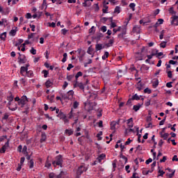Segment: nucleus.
<instances>
[{
  "label": "nucleus",
  "mask_w": 178,
  "mask_h": 178,
  "mask_svg": "<svg viewBox=\"0 0 178 178\" xmlns=\"http://www.w3.org/2000/svg\"><path fill=\"white\" fill-rule=\"evenodd\" d=\"M49 178H55V177H56V175H55V173L51 172L50 174H49Z\"/></svg>",
  "instance_id": "6e6d98bb"
},
{
  "label": "nucleus",
  "mask_w": 178,
  "mask_h": 178,
  "mask_svg": "<svg viewBox=\"0 0 178 178\" xmlns=\"http://www.w3.org/2000/svg\"><path fill=\"white\" fill-rule=\"evenodd\" d=\"M67 177V171H61L60 173L57 176V178H66Z\"/></svg>",
  "instance_id": "1a4fd4ad"
},
{
  "label": "nucleus",
  "mask_w": 178,
  "mask_h": 178,
  "mask_svg": "<svg viewBox=\"0 0 178 178\" xmlns=\"http://www.w3.org/2000/svg\"><path fill=\"white\" fill-rule=\"evenodd\" d=\"M107 29H106V26H103L102 28H101V31L103 32V33H106Z\"/></svg>",
  "instance_id": "338daca9"
},
{
  "label": "nucleus",
  "mask_w": 178,
  "mask_h": 178,
  "mask_svg": "<svg viewBox=\"0 0 178 178\" xmlns=\"http://www.w3.org/2000/svg\"><path fill=\"white\" fill-rule=\"evenodd\" d=\"M0 38H1V40H2L3 41H6V32H4V33H1V34L0 35Z\"/></svg>",
  "instance_id": "b1692460"
},
{
  "label": "nucleus",
  "mask_w": 178,
  "mask_h": 178,
  "mask_svg": "<svg viewBox=\"0 0 178 178\" xmlns=\"http://www.w3.org/2000/svg\"><path fill=\"white\" fill-rule=\"evenodd\" d=\"M114 13H120V7L116 6L114 10Z\"/></svg>",
  "instance_id": "09e8293b"
},
{
  "label": "nucleus",
  "mask_w": 178,
  "mask_h": 178,
  "mask_svg": "<svg viewBox=\"0 0 178 178\" xmlns=\"http://www.w3.org/2000/svg\"><path fill=\"white\" fill-rule=\"evenodd\" d=\"M8 119H9V114L6 113L4 116L2 118V122H3V120H8Z\"/></svg>",
  "instance_id": "e433bc0d"
},
{
  "label": "nucleus",
  "mask_w": 178,
  "mask_h": 178,
  "mask_svg": "<svg viewBox=\"0 0 178 178\" xmlns=\"http://www.w3.org/2000/svg\"><path fill=\"white\" fill-rule=\"evenodd\" d=\"M81 76H83V72H78L77 73H76V74L75 75V80H76V81H78V80H79V77H81Z\"/></svg>",
  "instance_id": "4be33fe9"
},
{
  "label": "nucleus",
  "mask_w": 178,
  "mask_h": 178,
  "mask_svg": "<svg viewBox=\"0 0 178 178\" xmlns=\"http://www.w3.org/2000/svg\"><path fill=\"white\" fill-rule=\"evenodd\" d=\"M44 166H45V168H47L48 169H49V168H51V163H49V157H47V160L44 164Z\"/></svg>",
  "instance_id": "cd10ccee"
},
{
  "label": "nucleus",
  "mask_w": 178,
  "mask_h": 178,
  "mask_svg": "<svg viewBox=\"0 0 178 178\" xmlns=\"http://www.w3.org/2000/svg\"><path fill=\"white\" fill-rule=\"evenodd\" d=\"M120 158H122V159H124L125 161V163H127V157L123 155L122 152H120Z\"/></svg>",
  "instance_id": "a878e982"
},
{
  "label": "nucleus",
  "mask_w": 178,
  "mask_h": 178,
  "mask_svg": "<svg viewBox=\"0 0 178 178\" xmlns=\"http://www.w3.org/2000/svg\"><path fill=\"white\" fill-rule=\"evenodd\" d=\"M73 67H74V66H73V65L69 64L68 67H67V70L70 71L71 69H73Z\"/></svg>",
  "instance_id": "69168bd1"
},
{
  "label": "nucleus",
  "mask_w": 178,
  "mask_h": 178,
  "mask_svg": "<svg viewBox=\"0 0 178 178\" xmlns=\"http://www.w3.org/2000/svg\"><path fill=\"white\" fill-rule=\"evenodd\" d=\"M122 30V35H126L127 33V28H126V26H124L122 29L121 28Z\"/></svg>",
  "instance_id": "c85d7f7f"
},
{
  "label": "nucleus",
  "mask_w": 178,
  "mask_h": 178,
  "mask_svg": "<svg viewBox=\"0 0 178 178\" xmlns=\"http://www.w3.org/2000/svg\"><path fill=\"white\" fill-rule=\"evenodd\" d=\"M79 103L77 101L74 102L73 104L74 109H77V108H79Z\"/></svg>",
  "instance_id": "79ce46f5"
},
{
  "label": "nucleus",
  "mask_w": 178,
  "mask_h": 178,
  "mask_svg": "<svg viewBox=\"0 0 178 178\" xmlns=\"http://www.w3.org/2000/svg\"><path fill=\"white\" fill-rule=\"evenodd\" d=\"M163 55V52H158L157 53V55L156 56V57L158 58V59H161V56H162Z\"/></svg>",
  "instance_id": "4d7b16f0"
},
{
  "label": "nucleus",
  "mask_w": 178,
  "mask_h": 178,
  "mask_svg": "<svg viewBox=\"0 0 178 178\" xmlns=\"http://www.w3.org/2000/svg\"><path fill=\"white\" fill-rule=\"evenodd\" d=\"M92 51V49L91 48V47H88L87 53L89 54V55H92V54L91 53Z\"/></svg>",
  "instance_id": "0e129e2a"
},
{
  "label": "nucleus",
  "mask_w": 178,
  "mask_h": 178,
  "mask_svg": "<svg viewBox=\"0 0 178 178\" xmlns=\"http://www.w3.org/2000/svg\"><path fill=\"white\" fill-rule=\"evenodd\" d=\"M106 156V155L105 154H102L97 158V160L98 161V162H99V163H101V162H102V160H104Z\"/></svg>",
  "instance_id": "ddd939ff"
},
{
  "label": "nucleus",
  "mask_w": 178,
  "mask_h": 178,
  "mask_svg": "<svg viewBox=\"0 0 178 178\" xmlns=\"http://www.w3.org/2000/svg\"><path fill=\"white\" fill-rule=\"evenodd\" d=\"M95 49L96 51H101V49H104V45L102 44H96Z\"/></svg>",
  "instance_id": "a211bd4d"
},
{
  "label": "nucleus",
  "mask_w": 178,
  "mask_h": 178,
  "mask_svg": "<svg viewBox=\"0 0 178 178\" xmlns=\"http://www.w3.org/2000/svg\"><path fill=\"white\" fill-rule=\"evenodd\" d=\"M72 79H73V75H68V76H67V80L68 81H72Z\"/></svg>",
  "instance_id": "bf43d9fd"
},
{
  "label": "nucleus",
  "mask_w": 178,
  "mask_h": 178,
  "mask_svg": "<svg viewBox=\"0 0 178 178\" xmlns=\"http://www.w3.org/2000/svg\"><path fill=\"white\" fill-rule=\"evenodd\" d=\"M56 26V24L55 22L49 23V27L55 28Z\"/></svg>",
  "instance_id": "052dcab7"
},
{
  "label": "nucleus",
  "mask_w": 178,
  "mask_h": 178,
  "mask_svg": "<svg viewBox=\"0 0 178 178\" xmlns=\"http://www.w3.org/2000/svg\"><path fill=\"white\" fill-rule=\"evenodd\" d=\"M141 97L143 96H139L138 95L135 94L134 95L132 96L131 99L132 101H140Z\"/></svg>",
  "instance_id": "4468645a"
},
{
  "label": "nucleus",
  "mask_w": 178,
  "mask_h": 178,
  "mask_svg": "<svg viewBox=\"0 0 178 178\" xmlns=\"http://www.w3.org/2000/svg\"><path fill=\"white\" fill-rule=\"evenodd\" d=\"M62 163H63V159H62V155L60 154L56 156V160L52 161V165L54 168H56V166L62 168Z\"/></svg>",
  "instance_id": "f257e3e1"
},
{
  "label": "nucleus",
  "mask_w": 178,
  "mask_h": 178,
  "mask_svg": "<svg viewBox=\"0 0 178 178\" xmlns=\"http://www.w3.org/2000/svg\"><path fill=\"white\" fill-rule=\"evenodd\" d=\"M169 13H170V15H176V11H175V10L173 9V7H171L169 10Z\"/></svg>",
  "instance_id": "a19ab883"
},
{
  "label": "nucleus",
  "mask_w": 178,
  "mask_h": 178,
  "mask_svg": "<svg viewBox=\"0 0 178 178\" xmlns=\"http://www.w3.org/2000/svg\"><path fill=\"white\" fill-rule=\"evenodd\" d=\"M110 47H112L111 44H110V43H105L104 45H103V48L104 49H107V48H110Z\"/></svg>",
  "instance_id": "603ef678"
},
{
  "label": "nucleus",
  "mask_w": 178,
  "mask_h": 178,
  "mask_svg": "<svg viewBox=\"0 0 178 178\" xmlns=\"http://www.w3.org/2000/svg\"><path fill=\"white\" fill-rule=\"evenodd\" d=\"M159 86V81L156 79L155 81L153 82L152 86L154 88H156Z\"/></svg>",
  "instance_id": "393cba45"
},
{
  "label": "nucleus",
  "mask_w": 178,
  "mask_h": 178,
  "mask_svg": "<svg viewBox=\"0 0 178 178\" xmlns=\"http://www.w3.org/2000/svg\"><path fill=\"white\" fill-rule=\"evenodd\" d=\"M87 167L84 165L79 166L76 172V178H80L81 175H83L84 172H87Z\"/></svg>",
  "instance_id": "f03ea898"
},
{
  "label": "nucleus",
  "mask_w": 178,
  "mask_h": 178,
  "mask_svg": "<svg viewBox=\"0 0 178 178\" xmlns=\"http://www.w3.org/2000/svg\"><path fill=\"white\" fill-rule=\"evenodd\" d=\"M113 35L114 34H116V33H118V31H122V26H119L117 29H113Z\"/></svg>",
  "instance_id": "72a5a7b5"
},
{
  "label": "nucleus",
  "mask_w": 178,
  "mask_h": 178,
  "mask_svg": "<svg viewBox=\"0 0 178 178\" xmlns=\"http://www.w3.org/2000/svg\"><path fill=\"white\" fill-rule=\"evenodd\" d=\"M42 73L44 74V79H47L48 77V74H49V72L47 70H44Z\"/></svg>",
  "instance_id": "7c9ffc66"
},
{
  "label": "nucleus",
  "mask_w": 178,
  "mask_h": 178,
  "mask_svg": "<svg viewBox=\"0 0 178 178\" xmlns=\"http://www.w3.org/2000/svg\"><path fill=\"white\" fill-rule=\"evenodd\" d=\"M22 154H23L24 155H27V154H29V153L27 152V147H26V145H24V146L23 147V149H22Z\"/></svg>",
  "instance_id": "c9c22d12"
},
{
  "label": "nucleus",
  "mask_w": 178,
  "mask_h": 178,
  "mask_svg": "<svg viewBox=\"0 0 178 178\" xmlns=\"http://www.w3.org/2000/svg\"><path fill=\"white\" fill-rule=\"evenodd\" d=\"M104 38V34L102 33H99L96 37H95V40H98V41H99V40H101V38Z\"/></svg>",
  "instance_id": "ea45409f"
},
{
  "label": "nucleus",
  "mask_w": 178,
  "mask_h": 178,
  "mask_svg": "<svg viewBox=\"0 0 178 178\" xmlns=\"http://www.w3.org/2000/svg\"><path fill=\"white\" fill-rule=\"evenodd\" d=\"M1 129H2V130H3V131L4 133H6V131H8V130H9V128H8V127H3V124L1 126Z\"/></svg>",
  "instance_id": "680f3d73"
},
{
  "label": "nucleus",
  "mask_w": 178,
  "mask_h": 178,
  "mask_svg": "<svg viewBox=\"0 0 178 178\" xmlns=\"http://www.w3.org/2000/svg\"><path fill=\"white\" fill-rule=\"evenodd\" d=\"M166 44H167V42H161V44H160V47L161 48H166Z\"/></svg>",
  "instance_id": "49530a36"
},
{
  "label": "nucleus",
  "mask_w": 178,
  "mask_h": 178,
  "mask_svg": "<svg viewBox=\"0 0 178 178\" xmlns=\"http://www.w3.org/2000/svg\"><path fill=\"white\" fill-rule=\"evenodd\" d=\"M171 19H172L171 21V24H173V23H175V21L177 20L178 16L174 15L173 17H171Z\"/></svg>",
  "instance_id": "c03bdc74"
},
{
  "label": "nucleus",
  "mask_w": 178,
  "mask_h": 178,
  "mask_svg": "<svg viewBox=\"0 0 178 178\" xmlns=\"http://www.w3.org/2000/svg\"><path fill=\"white\" fill-rule=\"evenodd\" d=\"M19 81L23 86H26L27 84V80H26V79H21Z\"/></svg>",
  "instance_id": "58836bf2"
},
{
  "label": "nucleus",
  "mask_w": 178,
  "mask_h": 178,
  "mask_svg": "<svg viewBox=\"0 0 178 178\" xmlns=\"http://www.w3.org/2000/svg\"><path fill=\"white\" fill-rule=\"evenodd\" d=\"M79 87L80 90H83L84 91V88H86V86H84V83L82 82H79V81L75 80L74 81V88H76Z\"/></svg>",
  "instance_id": "20e7f679"
},
{
  "label": "nucleus",
  "mask_w": 178,
  "mask_h": 178,
  "mask_svg": "<svg viewBox=\"0 0 178 178\" xmlns=\"http://www.w3.org/2000/svg\"><path fill=\"white\" fill-rule=\"evenodd\" d=\"M30 52L32 54V55H35L37 54V50H35L34 47H31Z\"/></svg>",
  "instance_id": "a18cd8bd"
},
{
  "label": "nucleus",
  "mask_w": 178,
  "mask_h": 178,
  "mask_svg": "<svg viewBox=\"0 0 178 178\" xmlns=\"http://www.w3.org/2000/svg\"><path fill=\"white\" fill-rule=\"evenodd\" d=\"M158 49H153L152 51V56H156V55H158Z\"/></svg>",
  "instance_id": "37998d69"
},
{
  "label": "nucleus",
  "mask_w": 178,
  "mask_h": 178,
  "mask_svg": "<svg viewBox=\"0 0 178 178\" xmlns=\"http://www.w3.org/2000/svg\"><path fill=\"white\" fill-rule=\"evenodd\" d=\"M76 117V114L73 113V108L71 109V111L68 113L69 119H73Z\"/></svg>",
  "instance_id": "6ab92c4d"
},
{
  "label": "nucleus",
  "mask_w": 178,
  "mask_h": 178,
  "mask_svg": "<svg viewBox=\"0 0 178 178\" xmlns=\"http://www.w3.org/2000/svg\"><path fill=\"white\" fill-rule=\"evenodd\" d=\"M10 35H13V37H15V35H16V30L12 29L10 31Z\"/></svg>",
  "instance_id": "de8ad7c7"
},
{
  "label": "nucleus",
  "mask_w": 178,
  "mask_h": 178,
  "mask_svg": "<svg viewBox=\"0 0 178 178\" xmlns=\"http://www.w3.org/2000/svg\"><path fill=\"white\" fill-rule=\"evenodd\" d=\"M58 118H60V119H65L66 118V115H65V113H63V112L60 111V113H58V115H57Z\"/></svg>",
  "instance_id": "412c9836"
},
{
  "label": "nucleus",
  "mask_w": 178,
  "mask_h": 178,
  "mask_svg": "<svg viewBox=\"0 0 178 178\" xmlns=\"http://www.w3.org/2000/svg\"><path fill=\"white\" fill-rule=\"evenodd\" d=\"M173 82H168L166 83V87H168V88H172L173 87V86L172 85Z\"/></svg>",
  "instance_id": "864d4df0"
},
{
  "label": "nucleus",
  "mask_w": 178,
  "mask_h": 178,
  "mask_svg": "<svg viewBox=\"0 0 178 178\" xmlns=\"http://www.w3.org/2000/svg\"><path fill=\"white\" fill-rule=\"evenodd\" d=\"M8 148H9V140L0 149V154H5V152H6V149H8Z\"/></svg>",
  "instance_id": "423d86ee"
},
{
  "label": "nucleus",
  "mask_w": 178,
  "mask_h": 178,
  "mask_svg": "<svg viewBox=\"0 0 178 178\" xmlns=\"http://www.w3.org/2000/svg\"><path fill=\"white\" fill-rule=\"evenodd\" d=\"M114 42H115V40H113V39H110V40H108V44H110V45H111V47H113Z\"/></svg>",
  "instance_id": "5fc2aeb1"
},
{
  "label": "nucleus",
  "mask_w": 178,
  "mask_h": 178,
  "mask_svg": "<svg viewBox=\"0 0 178 178\" xmlns=\"http://www.w3.org/2000/svg\"><path fill=\"white\" fill-rule=\"evenodd\" d=\"M140 30H141L140 26L138 25H136L133 28V33H136V34H140Z\"/></svg>",
  "instance_id": "9d476101"
},
{
  "label": "nucleus",
  "mask_w": 178,
  "mask_h": 178,
  "mask_svg": "<svg viewBox=\"0 0 178 178\" xmlns=\"http://www.w3.org/2000/svg\"><path fill=\"white\" fill-rule=\"evenodd\" d=\"M143 105H144V102H143L140 103H138L136 105H134L133 107L134 111L135 112H138V111H140V108H141V106H143Z\"/></svg>",
  "instance_id": "6e6552de"
},
{
  "label": "nucleus",
  "mask_w": 178,
  "mask_h": 178,
  "mask_svg": "<svg viewBox=\"0 0 178 178\" xmlns=\"http://www.w3.org/2000/svg\"><path fill=\"white\" fill-rule=\"evenodd\" d=\"M167 74H168V77L169 79H172V71H168V72H167Z\"/></svg>",
  "instance_id": "13d9d810"
},
{
  "label": "nucleus",
  "mask_w": 178,
  "mask_h": 178,
  "mask_svg": "<svg viewBox=\"0 0 178 178\" xmlns=\"http://www.w3.org/2000/svg\"><path fill=\"white\" fill-rule=\"evenodd\" d=\"M65 133L67 134V136H72V134H73V129H66Z\"/></svg>",
  "instance_id": "c756f323"
},
{
  "label": "nucleus",
  "mask_w": 178,
  "mask_h": 178,
  "mask_svg": "<svg viewBox=\"0 0 178 178\" xmlns=\"http://www.w3.org/2000/svg\"><path fill=\"white\" fill-rule=\"evenodd\" d=\"M18 105H21V108H24V105H26V102L24 99H20V101L18 102Z\"/></svg>",
  "instance_id": "5701e85b"
},
{
  "label": "nucleus",
  "mask_w": 178,
  "mask_h": 178,
  "mask_svg": "<svg viewBox=\"0 0 178 178\" xmlns=\"http://www.w3.org/2000/svg\"><path fill=\"white\" fill-rule=\"evenodd\" d=\"M19 56L17 58L19 63H26L27 62V58H26V56L20 54L19 53Z\"/></svg>",
  "instance_id": "0eeeda50"
},
{
  "label": "nucleus",
  "mask_w": 178,
  "mask_h": 178,
  "mask_svg": "<svg viewBox=\"0 0 178 178\" xmlns=\"http://www.w3.org/2000/svg\"><path fill=\"white\" fill-rule=\"evenodd\" d=\"M176 161V162H178V159H177V155H175L173 157H172V161Z\"/></svg>",
  "instance_id": "774afa93"
},
{
  "label": "nucleus",
  "mask_w": 178,
  "mask_h": 178,
  "mask_svg": "<svg viewBox=\"0 0 178 178\" xmlns=\"http://www.w3.org/2000/svg\"><path fill=\"white\" fill-rule=\"evenodd\" d=\"M44 86H46L47 88H49L51 86H54V83L48 79L45 83Z\"/></svg>",
  "instance_id": "2eb2a0df"
},
{
  "label": "nucleus",
  "mask_w": 178,
  "mask_h": 178,
  "mask_svg": "<svg viewBox=\"0 0 178 178\" xmlns=\"http://www.w3.org/2000/svg\"><path fill=\"white\" fill-rule=\"evenodd\" d=\"M26 77H34V72L32 70H29L26 72Z\"/></svg>",
  "instance_id": "aec40b11"
},
{
  "label": "nucleus",
  "mask_w": 178,
  "mask_h": 178,
  "mask_svg": "<svg viewBox=\"0 0 178 178\" xmlns=\"http://www.w3.org/2000/svg\"><path fill=\"white\" fill-rule=\"evenodd\" d=\"M109 56V52L105 51L104 56H102L103 60H105Z\"/></svg>",
  "instance_id": "2f4dec72"
},
{
  "label": "nucleus",
  "mask_w": 178,
  "mask_h": 178,
  "mask_svg": "<svg viewBox=\"0 0 178 178\" xmlns=\"http://www.w3.org/2000/svg\"><path fill=\"white\" fill-rule=\"evenodd\" d=\"M163 35H165V30H163V31L161 32V34H160V35H159L160 40H163Z\"/></svg>",
  "instance_id": "8fccbe9b"
},
{
  "label": "nucleus",
  "mask_w": 178,
  "mask_h": 178,
  "mask_svg": "<svg viewBox=\"0 0 178 178\" xmlns=\"http://www.w3.org/2000/svg\"><path fill=\"white\" fill-rule=\"evenodd\" d=\"M116 124H119V122H115V121H113L111 123V130H115V129H116Z\"/></svg>",
  "instance_id": "dca6fc26"
},
{
  "label": "nucleus",
  "mask_w": 178,
  "mask_h": 178,
  "mask_svg": "<svg viewBox=\"0 0 178 178\" xmlns=\"http://www.w3.org/2000/svg\"><path fill=\"white\" fill-rule=\"evenodd\" d=\"M166 159H168V157L166 156H163V159L160 160L161 163L163 162H166Z\"/></svg>",
  "instance_id": "e2e57ef3"
},
{
  "label": "nucleus",
  "mask_w": 178,
  "mask_h": 178,
  "mask_svg": "<svg viewBox=\"0 0 178 178\" xmlns=\"http://www.w3.org/2000/svg\"><path fill=\"white\" fill-rule=\"evenodd\" d=\"M45 141H47V134L45 133H42L40 143H42Z\"/></svg>",
  "instance_id": "f8f14e48"
},
{
  "label": "nucleus",
  "mask_w": 178,
  "mask_h": 178,
  "mask_svg": "<svg viewBox=\"0 0 178 178\" xmlns=\"http://www.w3.org/2000/svg\"><path fill=\"white\" fill-rule=\"evenodd\" d=\"M144 92H145V94H151L152 91H151V89L146 88L144 90Z\"/></svg>",
  "instance_id": "3c124183"
},
{
  "label": "nucleus",
  "mask_w": 178,
  "mask_h": 178,
  "mask_svg": "<svg viewBox=\"0 0 178 178\" xmlns=\"http://www.w3.org/2000/svg\"><path fill=\"white\" fill-rule=\"evenodd\" d=\"M168 170H169V172H171V173L168 174V177H173V176H175V170H172L170 168H168Z\"/></svg>",
  "instance_id": "bb28decb"
},
{
  "label": "nucleus",
  "mask_w": 178,
  "mask_h": 178,
  "mask_svg": "<svg viewBox=\"0 0 178 178\" xmlns=\"http://www.w3.org/2000/svg\"><path fill=\"white\" fill-rule=\"evenodd\" d=\"M28 70H29V68L25 67L24 66H22L20 68L19 73L20 74H22V76H24V72L27 73Z\"/></svg>",
  "instance_id": "9b49d317"
},
{
  "label": "nucleus",
  "mask_w": 178,
  "mask_h": 178,
  "mask_svg": "<svg viewBox=\"0 0 178 178\" xmlns=\"http://www.w3.org/2000/svg\"><path fill=\"white\" fill-rule=\"evenodd\" d=\"M160 136L161 138H163V140H168V137H169L168 133L162 134V132H160Z\"/></svg>",
  "instance_id": "f3484780"
},
{
  "label": "nucleus",
  "mask_w": 178,
  "mask_h": 178,
  "mask_svg": "<svg viewBox=\"0 0 178 178\" xmlns=\"http://www.w3.org/2000/svg\"><path fill=\"white\" fill-rule=\"evenodd\" d=\"M129 8H130V9H132L133 11L136 10V8H136V3H131L129 4Z\"/></svg>",
  "instance_id": "4c0bfd02"
},
{
  "label": "nucleus",
  "mask_w": 178,
  "mask_h": 178,
  "mask_svg": "<svg viewBox=\"0 0 178 178\" xmlns=\"http://www.w3.org/2000/svg\"><path fill=\"white\" fill-rule=\"evenodd\" d=\"M95 33V26H92L90 29H89V34H94Z\"/></svg>",
  "instance_id": "f704fd0d"
},
{
  "label": "nucleus",
  "mask_w": 178,
  "mask_h": 178,
  "mask_svg": "<svg viewBox=\"0 0 178 178\" xmlns=\"http://www.w3.org/2000/svg\"><path fill=\"white\" fill-rule=\"evenodd\" d=\"M110 76L111 74H109V71H104L102 74V77L104 81H108V80H109Z\"/></svg>",
  "instance_id": "39448f33"
},
{
  "label": "nucleus",
  "mask_w": 178,
  "mask_h": 178,
  "mask_svg": "<svg viewBox=\"0 0 178 178\" xmlns=\"http://www.w3.org/2000/svg\"><path fill=\"white\" fill-rule=\"evenodd\" d=\"M73 95H74V91L71 90L68 91L66 94L63 95V98L65 99H73Z\"/></svg>",
  "instance_id": "7ed1b4c3"
},
{
  "label": "nucleus",
  "mask_w": 178,
  "mask_h": 178,
  "mask_svg": "<svg viewBox=\"0 0 178 178\" xmlns=\"http://www.w3.org/2000/svg\"><path fill=\"white\" fill-rule=\"evenodd\" d=\"M33 168H34V160L31 159L29 161V168L33 169Z\"/></svg>",
  "instance_id": "473e14b6"
}]
</instances>
